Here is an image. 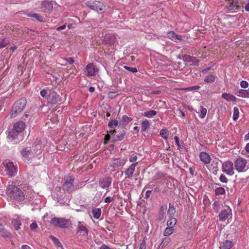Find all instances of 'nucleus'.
I'll list each match as a JSON object with an SVG mask.
<instances>
[{"label": "nucleus", "instance_id": "obj_1", "mask_svg": "<svg viewBox=\"0 0 249 249\" xmlns=\"http://www.w3.org/2000/svg\"><path fill=\"white\" fill-rule=\"evenodd\" d=\"M6 194L10 199L17 201L21 202L25 199L23 191L15 185H9L6 189Z\"/></svg>", "mask_w": 249, "mask_h": 249}, {"label": "nucleus", "instance_id": "obj_2", "mask_svg": "<svg viewBox=\"0 0 249 249\" xmlns=\"http://www.w3.org/2000/svg\"><path fill=\"white\" fill-rule=\"evenodd\" d=\"M26 103V99L25 98H21L16 101L13 105L10 117L15 118L21 113L24 109Z\"/></svg>", "mask_w": 249, "mask_h": 249}, {"label": "nucleus", "instance_id": "obj_3", "mask_svg": "<svg viewBox=\"0 0 249 249\" xmlns=\"http://www.w3.org/2000/svg\"><path fill=\"white\" fill-rule=\"evenodd\" d=\"M51 224L55 227L60 228H68L70 221L64 218L54 217L51 219Z\"/></svg>", "mask_w": 249, "mask_h": 249}, {"label": "nucleus", "instance_id": "obj_4", "mask_svg": "<svg viewBox=\"0 0 249 249\" xmlns=\"http://www.w3.org/2000/svg\"><path fill=\"white\" fill-rule=\"evenodd\" d=\"M47 101L52 104H58L62 103V98L54 90H50L47 96Z\"/></svg>", "mask_w": 249, "mask_h": 249}, {"label": "nucleus", "instance_id": "obj_5", "mask_svg": "<svg viewBox=\"0 0 249 249\" xmlns=\"http://www.w3.org/2000/svg\"><path fill=\"white\" fill-rule=\"evenodd\" d=\"M74 178L72 176L65 177V182L62 185L63 190L68 192H71L74 190L73 181Z\"/></svg>", "mask_w": 249, "mask_h": 249}, {"label": "nucleus", "instance_id": "obj_6", "mask_svg": "<svg viewBox=\"0 0 249 249\" xmlns=\"http://www.w3.org/2000/svg\"><path fill=\"white\" fill-rule=\"evenodd\" d=\"M234 166L238 172L246 171L247 160L243 158H239L234 162Z\"/></svg>", "mask_w": 249, "mask_h": 249}, {"label": "nucleus", "instance_id": "obj_7", "mask_svg": "<svg viewBox=\"0 0 249 249\" xmlns=\"http://www.w3.org/2000/svg\"><path fill=\"white\" fill-rule=\"evenodd\" d=\"M225 1L227 3L225 9L227 12H235L239 9L237 0H225Z\"/></svg>", "mask_w": 249, "mask_h": 249}, {"label": "nucleus", "instance_id": "obj_8", "mask_svg": "<svg viewBox=\"0 0 249 249\" xmlns=\"http://www.w3.org/2000/svg\"><path fill=\"white\" fill-rule=\"evenodd\" d=\"M5 171L6 174L10 177L14 176L17 172V167L14 165L13 162L8 161L5 163Z\"/></svg>", "mask_w": 249, "mask_h": 249}, {"label": "nucleus", "instance_id": "obj_9", "mask_svg": "<svg viewBox=\"0 0 249 249\" xmlns=\"http://www.w3.org/2000/svg\"><path fill=\"white\" fill-rule=\"evenodd\" d=\"M222 170L228 175H233L234 174L233 163L230 160L224 162L222 164Z\"/></svg>", "mask_w": 249, "mask_h": 249}, {"label": "nucleus", "instance_id": "obj_10", "mask_svg": "<svg viewBox=\"0 0 249 249\" xmlns=\"http://www.w3.org/2000/svg\"><path fill=\"white\" fill-rule=\"evenodd\" d=\"M127 161V159L124 158L113 159L109 164V167L114 169L116 168L123 166Z\"/></svg>", "mask_w": 249, "mask_h": 249}, {"label": "nucleus", "instance_id": "obj_11", "mask_svg": "<svg viewBox=\"0 0 249 249\" xmlns=\"http://www.w3.org/2000/svg\"><path fill=\"white\" fill-rule=\"evenodd\" d=\"M87 6L89 7L90 9L96 11L98 12L102 11L103 10V4L102 3L99 1H88L85 3Z\"/></svg>", "mask_w": 249, "mask_h": 249}, {"label": "nucleus", "instance_id": "obj_12", "mask_svg": "<svg viewBox=\"0 0 249 249\" xmlns=\"http://www.w3.org/2000/svg\"><path fill=\"white\" fill-rule=\"evenodd\" d=\"M183 59L187 64L190 66L198 65L199 62V60L196 57L186 54L183 56Z\"/></svg>", "mask_w": 249, "mask_h": 249}, {"label": "nucleus", "instance_id": "obj_13", "mask_svg": "<svg viewBox=\"0 0 249 249\" xmlns=\"http://www.w3.org/2000/svg\"><path fill=\"white\" fill-rule=\"evenodd\" d=\"M117 40L116 37L114 35H106L104 38L103 42L104 44L109 46L113 45Z\"/></svg>", "mask_w": 249, "mask_h": 249}, {"label": "nucleus", "instance_id": "obj_14", "mask_svg": "<svg viewBox=\"0 0 249 249\" xmlns=\"http://www.w3.org/2000/svg\"><path fill=\"white\" fill-rule=\"evenodd\" d=\"M231 214V210L228 207L222 210L219 214V219L221 221H225Z\"/></svg>", "mask_w": 249, "mask_h": 249}, {"label": "nucleus", "instance_id": "obj_15", "mask_svg": "<svg viewBox=\"0 0 249 249\" xmlns=\"http://www.w3.org/2000/svg\"><path fill=\"white\" fill-rule=\"evenodd\" d=\"M77 233L82 236H86L89 233V231L83 222L79 221L77 227Z\"/></svg>", "mask_w": 249, "mask_h": 249}, {"label": "nucleus", "instance_id": "obj_16", "mask_svg": "<svg viewBox=\"0 0 249 249\" xmlns=\"http://www.w3.org/2000/svg\"><path fill=\"white\" fill-rule=\"evenodd\" d=\"M97 71L95 66L92 63L88 64L86 67L85 72L87 75L92 76L95 75V73Z\"/></svg>", "mask_w": 249, "mask_h": 249}, {"label": "nucleus", "instance_id": "obj_17", "mask_svg": "<svg viewBox=\"0 0 249 249\" xmlns=\"http://www.w3.org/2000/svg\"><path fill=\"white\" fill-rule=\"evenodd\" d=\"M138 162H136L132 163L128 168L124 171V173L127 176L128 178H131L133 176L134 173L135 171L136 167L137 166Z\"/></svg>", "mask_w": 249, "mask_h": 249}, {"label": "nucleus", "instance_id": "obj_18", "mask_svg": "<svg viewBox=\"0 0 249 249\" xmlns=\"http://www.w3.org/2000/svg\"><path fill=\"white\" fill-rule=\"evenodd\" d=\"M21 155L24 158L25 161H29V157L33 155V151L30 147H25L21 150Z\"/></svg>", "mask_w": 249, "mask_h": 249}, {"label": "nucleus", "instance_id": "obj_19", "mask_svg": "<svg viewBox=\"0 0 249 249\" xmlns=\"http://www.w3.org/2000/svg\"><path fill=\"white\" fill-rule=\"evenodd\" d=\"M25 124L23 121H18L14 124L13 130L16 131V135L24 130Z\"/></svg>", "mask_w": 249, "mask_h": 249}, {"label": "nucleus", "instance_id": "obj_20", "mask_svg": "<svg viewBox=\"0 0 249 249\" xmlns=\"http://www.w3.org/2000/svg\"><path fill=\"white\" fill-rule=\"evenodd\" d=\"M112 182V178L110 177H107L101 179L99 181V184L102 188H108Z\"/></svg>", "mask_w": 249, "mask_h": 249}, {"label": "nucleus", "instance_id": "obj_21", "mask_svg": "<svg viewBox=\"0 0 249 249\" xmlns=\"http://www.w3.org/2000/svg\"><path fill=\"white\" fill-rule=\"evenodd\" d=\"M199 157L200 160L205 164H208L210 163L211 160V157L210 155L206 152H201L199 155Z\"/></svg>", "mask_w": 249, "mask_h": 249}, {"label": "nucleus", "instance_id": "obj_22", "mask_svg": "<svg viewBox=\"0 0 249 249\" xmlns=\"http://www.w3.org/2000/svg\"><path fill=\"white\" fill-rule=\"evenodd\" d=\"M132 120V118L128 117L127 116L124 115H123L120 121V125H122L123 126H126L129 122H130Z\"/></svg>", "mask_w": 249, "mask_h": 249}, {"label": "nucleus", "instance_id": "obj_23", "mask_svg": "<svg viewBox=\"0 0 249 249\" xmlns=\"http://www.w3.org/2000/svg\"><path fill=\"white\" fill-rule=\"evenodd\" d=\"M233 243L230 240H226L223 242L220 247V249H230L233 246Z\"/></svg>", "mask_w": 249, "mask_h": 249}, {"label": "nucleus", "instance_id": "obj_24", "mask_svg": "<svg viewBox=\"0 0 249 249\" xmlns=\"http://www.w3.org/2000/svg\"><path fill=\"white\" fill-rule=\"evenodd\" d=\"M222 98L225 99L226 100L229 102H234L237 99L236 97H235L233 95L227 93H223L222 95Z\"/></svg>", "mask_w": 249, "mask_h": 249}, {"label": "nucleus", "instance_id": "obj_25", "mask_svg": "<svg viewBox=\"0 0 249 249\" xmlns=\"http://www.w3.org/2000/svg\"><path fill=\"white\" fill-rule=\"evenodd\" d=\"M126 134V132L124 130H122L121 132L119 133V134L116 135L115 137L114 141H121L123 140Z\"/></svg>", "mask_w": 249, "mask_h": 249}, {"label": "nucleus", "instance_id": "obj_26", "mask_svg": "<svg viewBox=\"0 0 249 249\" xmlns=\"http://www.w3.org/2000/svg\"><path fill=\"white\" fill-rule=\"evenodd\" d=\"M93 217L95 219H98L101 214V209L100 208H94L92 210Z\"/></svg>", "mask_w": 249, "mask_h": 249}, {"label": "nucleus", "instance_id": "obj_27", "mask_svg": "<svg viewBox=\"0 0 249 249\" xmlns=\"http://www.w3.org/2000/svg\"><path fill=\"white\" fill-rule=\"evenodd\" d=\"M171 239L169 237H165L163 238L162 242L159 246L158 249H162L163 248L166 247L170 242Z\"/></svg>", "mask_w": 249, "mask_h": 249}, {"label": "nucleus", "instance_id": "obj_28", "mask_svg": "<svg viewBox=\"0 0 249 249\" xmlns=\"http://www.w3.org/2000/svg\"><path fill=\"white\" fill-rule=\"evenodd\" d=\"M12 223L16 230L18 231L20 229V226L21 225V222L19 219H14L12 220Z\"/></svg>", "mask_w": 249, "mask_h": 249}, {"label": "nucleus", "instance_id": "obj_29", "mask_svg": "<svg viewBox=\"0 0 249 249\" xmlns=\"http://www.w3.org/2000/svg\"><path fill=\"white\" fill-rule=\"evenodd\" d=\"M157 112L155 110H149L142 113V116L147 118H152L157 115Z\"/></svg>", "mask_w": 249, "mask_h": 249}, {"label": "nucleus", "instance_id": "obj_30", "mask_svg": "<svg viewBox=\"0 0 249 249\" xmlns=\"http://www.w3.org/2000/svg\"><path fill=\"white\" fill-rule=\"evenodd\" d=\"M9 42V39L6 37L0 38V48H3L6 47Z\"/></svg>", "mask_w": 249, "mask_h": 249}, {"label": "nucleus", "instance_id": "obj_31", "mask_svg": "<svg viewBox=\"0 0 249 249\" xmlns=\"http://www.w3.org/2000/svg\"><path fill=\"white\" fill-rule=\"evenodd\" d=\"M0 235L4 238H10L12 236L11 233L9 231L4 229V228H3L1 231H0Z\"/></svg>", "mask_w": 249, "mask_h": 249}, {"label": "nucleus", "instance_id": "obj_32", "mask_svg": "<svg viewBox=\"0 0 249 249\" xmlns=\"http://www.w3.org/2000/svg\"><path fill=\"white\" fill-rule=\"evenodd\" d=\"M177 223V219L173 217H170L167 222V226L173 228Z\"/></svg>", "mask_w": 249, "mask_h": 249}, {"label": "nucleus", "instance_id": "obj_33", "mask_svg": "<svg viewBox=\"0 0 249 249\" xmlns=\"http://www.w3.org/2000/svg\"><path fill=\"white\" fill-rule=\"evenodd\" d=\"M150 123L147 120L143 121L142 123V131L144 132L150 126Z\"/></svg>", "mask_w": 249, "mask_h": 249}, {"label": "nucleus", "instance_id": "obj_34", "mask_svg": "<svg viewBox=\"0 0 249 249\" xmlns=\"http://www.w3.org/2000/svg\"><path fill=\"white\" fill-rule=\"evenodd\" d=\"M176 213V210L174 207L171 206V203H169V209L167 212L168 215L170 217H173Z\"/></svg>", "mask_w": 249, "mask_h": 249}, {"label": "nucleus", "instance_id": "obj_35", "mask_svg": "<svg viewBox=\"0 0 249 249\" xmlns=\"http://www.w3.org/2000/svg\"><path fill=\"white\" fill-rule=\"evenodd\" d=\"M197 112H200V114L199 115V117L201 118H204L205 117L207 113V109L206 108L203 107L202 106H200L198 111Z\"/></svg>", "mask_w": 249, "mask_h": 249}, {"label": "nucleus", "instance_id": "obj_36", "mask_svg": "<svg viewBox=\"0 0 249 249\" xmlns=\"http://www.w3.org/2000/svg\"><path fill=\"white\" fill-rule=\"evenodd\" d=\"M215 80V76L213 75H209L207 76L204 79V82L206 83H213Z\"/></svg>", "mask_w": 249, "mask_h": 249}, {"label": "nucleus", "instance_id": "obj_37", "mask_svg": "<svg viewBox=\"0 0 249 249\" xmlns=\"http://www.w3.org/2000/svg\"><path fill=\"white\" fill-rule=\"evenodd\" d=\"M174 231L173 228L171 227H167L164 231L163 234L164 236H168L171 235Z\"/></svg>", "mask_w": 249, "mask_h": 249}, {"label": "nucleus", "instance_id": "obj_38", "mask_svg": "<svg viewBox=\"0 0 249 249\" xmlns=\"http://www.w3.org/2000/svg\"><path fill=\"white\" fill-rule=\"evenodd\" d=\"M216 195H222L225 194V190L223 187H217L215 189Z\"/></svg>", "mask_w": 249, "mask_h": 249}, {"label": "nucleus", "instance_id": "obj_39", "mask_svg": "<svg viewBox=\"0 0 249 249\" xmlns=\"http://www.w3.org/2000/svg\"><path fill=\"white\" fill-rule=\"evenodd\" d=\"M119 124L117 120H111L108 124V126L111 128H114V126H117Z\"/></svg>", "mask_w": 249, "mask_h": 249}, {"label": "nucleus", "instance_id": "obj_40", "mask_svg": "<svg viewBox=\"0 0 249 249\" xmlns=\"http://www.w3.org/2000/svg\"><path fill=\"white\" fill-rule=\"evenodd\" d=\"M239 114V109L237 107H234L233 108V119L234 121L237 120L238 119Z\"/></svg>", "mask_w": 249, "mask_h": 249}, {"label": "nucleus", "instance_id": "obj_41", "mask_svg": "<svg viewBox=\"0 0 249 249\" xmlns=\"http://www.w3.org/2000/svg\"><path fill=\"white\" fill-rule=\"evenodd\" d=\"M165 176V174L161 172H157L153 177L155 180H158Z\"/></svg>", "mask_w": 249, "mask_h": 249}, {"label": "nucleus", "instance_id": "obj_42", "mask_svg": "<svg viewBox=\"0 0 249 249\" xmlns=\"http://www.w3.org/2000/svg\"><path fill=\"white\" fill-rule=\"evenodd\" d=\"M160 134L164 139H167L168 133L166 129H161L160 131Z\"/></svg>", "mask_w": 249, "mask_h": 249}, {"label": "nucleus", "instance_id": "obj_43", "mask_svg": "<svg viewBox=\"0 0 249 249\" xmlns=\"http://www.w3.org/2000/svg\"><path fill=\"white\" fill-rule=\"evenodd\" d=\"M246 89H241L238 91V96H241L244 98H247V95L246 94Z\"/></svg>", "mask_w": 249, "mask_h": 249}, {"label": "nucleus", "instance_id": "obj_44", "mask_svg": "<svg viewBox=\"0 0 249 249\" xmlns=\"http://www.w3.org/2000/svg\"><path fill=\"white\" fill-rule=\"evenodd\" d=\"M30 17H33L36 18L37 20L40 21H43V18L41 16H40L39 14H32Z\"/></svg>", "mask_w": 249, "mask_h": 249}, {"label": "nucleus", "instance_id": "obj_45", "mask_svg": "<svg viewBox=\"0 0 249 249\" xmlns=\"http://www.w3.org/2000/svg\"><path fill=\"white\" fill-rule=\"evenodd\" d=\"M124 69H125V70H128L133 73H135V72H137V69L136 67H134V68H131V67H129L128 66H124Z\"/></svg>", "mask_w": 249, "mask_h": 249}, {"label": "nucleus", "instance_id": "obj_46", "mask_svg": "<svg viewBox=\"0 0 249 249\" xmlns=\"http://www.w3.org/2000/svg\"><path fill=\"white\" fill-rule=\"evenodd\" d=\"M17 136V135H16V131L13 130L9 133L8 137L9 139L14 140Z\"/></svg>", "mask_w": 249, "mask_h": 249}, {"label": "nucleus", "instance_id": "obj_47", "mask_svg": "<svg viewBox=\"0 0 249 249\" xmlns=\"http://www.w3.org/2000/svg\"><path fill=\"white\" fill-rule=\"evenodd\" d=\"M44 5L45 7L47 8L48 10H51L53 9V5L49 1L44 2Z\"/></svg>", "mask_w": 249, "mask_h": 249}, {"label": "nucleus", "instance_id": "obj_48", "mask_svg": "<svg viewBox=\"0 0 249 249\" xmlns=\"http://www.w3.org/2000/svg\"><path fill=\"white\" fill-rule=\"evenodd\" d=\"M137 159L138 158L137 155L133 154L131 155V156L129 158V161L130 162L135 163V162L137 160Z\"/></svg>", "mask_w": 249, "mask_h": 249}, {"label": "nucleus", "instance_id": "obj_49", "mask_svg": "<svg viewBox=\"0 0 249 249\" xmlns=\"http://www.w3.org/2000/svg\"><path fill=\"white\" fill-rule=\"evenodd\" d=\"M219 180L221 182L223 183H227L228 182V179L226 177V176L222 174Z\"/></svg>", "mask_w": 249, "mask_h": 249}, {"label": "nucleus", "instance_id": "obj_50", "mask_svg": "<svg viewBox=\"0 0 249 249\" xmlns=\"http://www.w3.org/2000/svg\"><path fill=\"white\" fill-rule=\"evenodd\" d=\"M168 37L172 40L175 41V33L173 31H170L168 33Z\"/></svg>", "mask_w": 249, "mask_h": 249}, {"label": "nucleus", "instance_id": "obj_51", "mask_svg": "<svg viewBox=\"0 0 249 249\" xmlns=\"http://www.w3.org/2000/svg\"><path fill=\"white\" fill-rule=\"evenodd\" d=\"M240 86L243 88H246L248 87L249 83L246 81L242 80L240 82Z\"/></svg>", "mask_w": 249, "mask_h": 249}, {"label": "nucleus", "instance_id": "obj_52", "mask_svg": "<svg viewBox=\"0 0 249 249\" xmlns=\"http://www.w3.org/2000/svg\"><path fill=\"white\" fill-rule=\"evenodd\" d=\"M37 228V224L36 222H33L30 225V229L32 231H35Z\"/></svg>", "mask_w": 249, "mask_h": 249}, {"label": "nucleus", "instance_id": "obj_53", "mask_svg": "<svg viewBox=\"0 0 249 249\" xmlns=\"http://www.w3.org/2000/svg\"><path fill=\"white\" fill-rule=\"evenodd\" d=\"M64 60L67 61L69 64H73L74 62V60L72 57H70L68 58H64Z\"/></svg>", "mask_w": 249, "mask_h": 249}, {"label": "nucleus", "instance_id": "obj_54", "mask_svg": "<svg viewBox=\"0 0 249 249\" xmlns=\"http://www.w3.org/2000/svg\"><path fill=\"white\" fill-rule=\"evenodd\" d=\"M114 198L113 197H111L110 196H107L105 198V202L106 203H110L113 201H114Z\"/></svg>", "mask_w": 249, "mask_h": 249}, {"label": "nucleus", "instance_id": "obj_55", "mask_svg": "<svg viewBox=\"0 0 249 249\" xmlns=\"http://www.w3.org/2000/svg\"><path fill=\"white\" fill-rule=\"evenodd\" d=\"M200 88L199 86H195L187 88L186 89L189 90H197Z\"/></svg>", "mask_w": 249, "mask_h": 249}, {"label": "nucleus", "instance_id": "obj_56", "mask_svg": "<svg viewBox=\"0 0 249 249\" xmlns=\"http://www.w3.org/2000/svg\"><path fill=\"white\" fill-rule=\"evenodd\" d=\"M146 249V243L145 240H143L141 243L139 249Z\"/></svg>", "mask_w": 249, "mask_h": 249}, {"label": "nucleus", "instance_id": "obj_57", "mask_svg": "<svg viewBox=\"0 0 249 249\" xmlns=\"http://www.w3.org/2000/svg\"><path fill=\"white\" fill-rule=\"evenodd\" d=\"M47 92L46 90L43 89L40 91V95L42 97H45L47 95Z\"/></svg>", "mask_w": 249, "mask_h": 249}, {"label": "nucleus", "instance_id": "obj_58", "mask_svg": "<svg viewBox=\"0 0 249 249\" xmlns=\"http://www.w3.org/2000/svg\"><path fill=\"white\" fill-rule=\"evenodd\" d=\"M164 214L159 213V216L157 218V220L158 221H162L164 218Z\"/></svg>", "mask_w": 249, "mask_h": 249}, {"label": "nucleus", "instance_id": "obj_59", "mask_svg": "<svg viewBox=\"0 0 249 249\" xmlns=\"http://www.w3.org/2000/svg\"><path fill=\"white\" fill-rule=\"evenodd\" d=\"M174 139L175 140V142L177 144V145L178 146H180V144H179V138L178 136H175L174 137Z\"/></svg>", "mask_w": 249, "mask_h": 249}, {"label": "nucleus", "instance_id": "obj_60", "mask_svg": "<svg viewBox=\"0 0 249 249\" xmlns=\"http://www.w3.org/2000/svg\"><path fill=\"white\" fill-rule=\"evenodd\" d=\"M176 39L179 40H180V41H182V36H179V35H177V34L175 33V41Z\"/></svg>", "mask_w": 249, "mask_h": 249}, {"label": "nucleus", "instance_id": "obj_61", "mask_svg": "<svg viewBox=\"0 0 249 249\" xmlns=\"http://www.w3.org/2000/svg\"><path fill=\"white\" fill-rule=\"evenodd\" d=\"M110 139V134H107V135H105V141H106V142H105V143H106L107 142L109 141Z\"/></svg>", "mask_w": 249, "mask_h": 249}, {"label": "nucleus", "instance_id": "obj_62", "mask_svg": "<svg viewBox=\"0 0 249 249\" xmlns=\"http://www.w3.org/2000/svg\"><path fill=\"white\" fill-rule=\"evenodd\" d=\"M213 209L215 211V212L217 213L218 211V206H217V203L215 202L213 204Z\"/></svg>", "mask_w": 249, "mask_h": 249}, {"label": "nucleus", "instance_id": "obj_63", "mask_svg": "<svg viewBox=\"0 0 249 249\" xmlns=\"http://www.w3.org/2000/svg\"><path fill=\"white\" fill-rule=\"evenodd\" d=\"M100 249H112L110 248L107 245H106L105 244H103L101 246V247L100 248Z\"/></svg>", "mask_w": 249, "mask_h": 249}, {"label": "nucleus", "instance_id": "obj_64", "mask_svg": "<svg viewBox=\"0 0 249 249\" xmlns=\"http://www.w3.org/2000/svg\"><path fill=\"white\" fill-rule=\"evenodd\" d=\"M21 249H31V248L26 245H23L21 246Z\"/></svg>", "mask_w": 249, "mask_h": 249}]
</instances>
